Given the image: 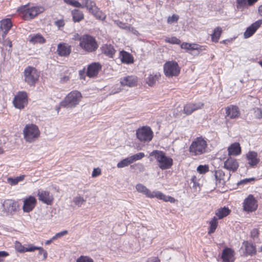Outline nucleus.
Wrapping results in <instances>:
<instances>
[{
    "mask_svg": "<svg viewBox=\"0 0 262 262\" xmlns=\"http://www.w3.org/2000/svg\"><path fill=\"white\" fill-rule=\"evenodd\" d=\"M149 156L154 157L157 160L159 167L162 170L169 169L172 165V159L166 156L162 151L155 150L149 154Z\"/></svg>",
    "mask_w": 262,
    "mask_h": 262,
    "instance_id": "nucleus-1",
    "label": "nucleus"
},
{
    "mask_svg": "<svg viewBox=\"0 0 262 262\" xmlns=\"http://www.w3.org/2000/svg\"><path fill=\"white\" fill-rule=\"evenodd\" d=\"M81 99L82 95L80 92L73 91L60 103V106L66 108H74L79 103Z\"/></svg>",
    "mask_w": 262,
    "mask_h": 262,
    "instance_id": "nucleus-2",
    "label": "nucleus"
},
{
    "mask_svg": "<svg viewBox=\"0 0 262 262\" xmlns=\"http://www.w3.org/2000/svg\"><path fill=\"white\" fill-rule=\"evenodd\" d=\"M207 146V142L202 137H198L191 143L189 150L192 155H201L205 152Z\"/></svg>",
    "mask_w": 262,
    "mask_h": 262,
    "instance_id": "nucleus-3",
    "label": "nucleus"
},
{
    "mask_svg": "<svg viewBox=\"0 0 262 262\" xmlns=\"http://www.w3.org/2000/svg\"><path fill=\"white\" fill-rule=\"evenodd\" d=\"M80 47L89 52L95 51L98 48L95 39L92 36L84 35L79 38Z\"/></svg>",
    "mask_w": 262,
    "mask_h": 262,
    "instance_id": "nucleus-4",
    "label": "nucleus"
},
{
    "mask_svg": "<svg viewBox=\"0 0 262 262\" xmlns=\"http://www.w3.org/2000/svg\"><path fill=\"white\" fill-rule=\"evenodd\" d=\"M24 80L30 86H34L38 80L39 73L32 67H28L24 72Z\"/></svg>",
    "mask_w": 262,
    "mask_h": 262,
    "instance_id": "nucleus-5",
    "label": "nucleus"
},
{
    "mask_svg": "<svg viewBox=\"0 0 262 262\" xmlns=\"http://www.w3.org/2000/svg\"><path fill=\"white\" fill-rule=\"evenodd\" d=\"M23 133L25 139L28 142L34 141L40 135L38 126L33 124L26 125Z\"/></svg>",
    "mask_w": 262,
    "mask_h": 262,
    "instance_id": "nucleus-6",
    "label": "nucleus"
},
{
    "mask_svg": "<svg viewBox=\"0 0 262 262\" xmlns=\"http://www.w3.org/2000/svg\"><path fill=\"white\" fill-rule=\"evenodd\" d=\"M22 12V17L24 19L29 20L34 18L38 14L43 12L45 9L41 6L32 7L27 8L24 6L19 10Z\"/></svg>",
    "mask_w": 262,
    "mask_h": 262,
    "instance_id": "nucleus-7",
    "label": "nucleus"
},
{
    "mask_svg": "<svg viewBox=\"0 0 262 262\" xmlns=\"http://www.w3.org/2000/svg\"><path fill=\"white\" fill-rule=\"evenodd\" d=\"M152 231L145 227H142L138 232L139 241L142 247H148L152 243L153 237Z\"/></svg>",
    "mask_w": 262,
    "mask_h": 262,
    "instance_id": "nucleus-8",
    "label": "nucleus"
},
{
    "mask_svg": "<svg viewBox=\"0 0 262 262\" xmlns=\"http://www.w3.org/2000/svg\"><path fill=\"white\" fill-rule=\"evenodd\" d=\"M84 8H86L96 18L103 20L105 16L100 11L95 2L92 0H83Z\"/></svg>",
    "mask_w": 262,
    "mask_h": 262,
    "instance_id": "nucleus-9",
    "label": "nucleus"
},
{
    "mask_svg": "<svg viewBox=\"0 0 262 262\" xmlns=\"http://www.w3.org/2000/svg\"><path fill=\"white\" fill-rule=\"evenodd\" d=\"M137 138L141 142H149L153 137V132L148 126H143L136 131Z\"/></svg>",
    "mask_w": 262,
    "mask_h": 262,
    "instance_id": "nucleus-10",
    "label": "nucleus"
},
{
    "mask_svg": "<svg viewBox=\"0 0 262 262\" xmlns=\"http://www.w3.org/2000/svg\"><path fill=\"white\" fill-rule=\"evenodd\" d=\"M164 72L166 76H176L179 74L180 69L177 62L167 61L164 65Z\"/></svg>",
    "mask_w": 262,
    "mask_h": 262,
    "instance_id": "nucleus-11",
    "label": "nucleus"
},
{
    "mask_svg": "<svg viewBox=\"0 0 262 262\" xmlns=\"http://www.w3.org/2000/svg\"><path fill=\"white\" fill-rule=\"evenodd\" d=\"M18 205L12 200H6L1 205L0 212L3 215L12 214L16 211Z\"/></svg>",
    "mask_w": 262,
    "mask_h": 262,
    "instance_id": "nucleus-12",
    "label": "nucleus"
},
{
    "mask_svg": "<svg viewBox=\"0 0 262 262\" xmlns=\"http://www.w3.org/2000/svg\"><path fill=\"white\" fill-rule=\"evenodd\" d=\"M13 103L14 106L19 110L23 109L28 104V95L25 91L19 92L15 96Z\"/></svg>",
    "mask_w": 262,
    "mask_h": 262,
    "instance_id": "nucleus-13",
    "label": "nucleus"
},
{
    "mask_svg": "<svg viewBox=\"0 0 262 262\" xmlns=\"http://www.w3.org/2000/svg\"><path fill=\"white\" fill-rule=\"evenodd\" d=\"M244 209L246 211L252 212L255 210L257 207L256 201L252 195H249L244 202Z\"/></svg>",
    "mask_w": 262,
    "mask_h": 262,
    "instance_id": "nucleus-14",
    "label": "nucleus"
},
{
    "mask_svg": "<svg viewBox=\"0 0 262 262\" xmlns=\"http://www.w3.org/2000/svg\"><path fill=\"white\" fill-rule=\"evenodd\" d=\"M36 203L37 201L33 196H30L25 199L23 206V211L25 212H30L34 208Z\"/></svg>",
    "mask_w": 262,
    "mask_h": 262,
    "instance_id": "nucleus-15",
    "label": "nucleus"
},
{
    "mask_svg": "<svg viewBox=\"0 0 262 262\" xmlns=\"http://www.w3.org/2000/svg\"><path fill=\"white\" fill-rule=\"evenodd\" d=\"M120 82L122 86L133 87L137 85L138 79L135 76H127L120 78Z\"/></svg>",
    "mask_w": 262,
    "mask_h": 262,
    "instance_id": "nucleus-16",
    "label": "nucleus"
},
{
    "mask_svg": "<svg viewBox=\"0 0 262 262\" xmlns=\"http://www.w3.org/2000/svg\"><path fill=\"white\" fill-rule=\"evenodd\" d=\"M204 106V103L201 102H198L194 103H187L184 106V112L185 114L189 115L194 111L201 109Z\"/></svg>",
    "mask_w": 262,
    "mask_h": 262,
    "instance_id": "nucleus-17",
    "label": "nucleus"
},
{
    "mask_svg": "<svg viewBox=\"0 0 262 262\" xmlns=\"http://www.w3.org/2000/svg\"><path fill=\"white\" fill-rule=\"evenodd\" d=\"M262 24V20L259 19L254 23H253L250 26L248 27L245 32L244 35L245 38H248L251 37L258 29V28Z\"/></svg>",
    "mask_w": 262,
    "mask_h": 262,
    "instance_id": "nucleus-18",
    "label": "nucleus"
},
{
    "mask_svg": "<svg viewBox=\"0 0 262 262\" xmlns=\"http://www.w3.org/2000/svg\"><path fill=\"white\" fill-rule=\"evenodd\" d=\"M101 69V66L99 63H92L88 67L86 75L89 77H94L98 74Z\"/></svg>",
    "mask_w": 262,
    "mask_h": 262,
    "instance_id": "nucleus-19",
    "label": "nucleus"
},
{
    "mask_svg": "<svg viewBox=\"0 0 262 262\" xmlns=\"http://www.w3.org/2000/svg\"><path fill=\"white\" fill-rule=\"evenodd\" d=\"M239 165L237 161L232 158H228L224 162V167L229 171L235 172Z\"/></svg>",
    "mask_w": 262,
    "mask_h": 262,
    "instance_id": "nucleus-20",
    "label": "nucleus"
},
{
    "mask_svg": "<svg viewBox=\"0 0 262 262\" xmlns=\"http://www.w3.org/2000/svg\"><path fill=\"white\" fill-rule=\"evenodd\" d=\"M38 195L39 200L47 205H50L53 200L52 195L47 191H39Z\"/></svg>",
    "mask_w": 262,
    "mask_h": 262,
    "instance_id": "nucleus-21",
    "label": "nucleus"
},
{
    "mask_svg": "<svg viewBox=\"0 0 262 262\" xmlns=\"http://www.w3.org/2000/svg\"><path fill=\"white\" fill-rule=\"evenodd\" d=\"M234 251L231 248H225L222 254L223 261L224 262H232L234 259Z\"/></svg>",
    "mask_w": 262,
    "mask_h": 262,
    "instance_id": "nucleus-22",
    "label": "nucleus"
},
{
    "mask_svg": "<svg viewBox=\"0 0 262 262\" xmlns=\"http://www.w3.org/2000/svg\"><path fill=\"white\" fill-rule=\"evenodd\" d=\"M226 116L230 119H234L237 118L240 112L238 107L234 105H230L226 108Z\"/></svg>",
    "mask_w": 262,
    "mask_h": 262,
    "instance_id": "nucleus-23",
    "label": "nucleus"
},
{
    "mask_svg": "<svg viewBox=\"0 0 262 262\" xmlns=\"http://www.w3.org/2000/svg\"><path fill=\"white\" fill-rule=\"evenodd\" d=\"M12 26V22L10 19L7 18L0 21V30L3 32L2 34L3 37L7 35Z\"/></svg>",
    "mask_w": 262,
    "mask_h": 262,
    "instance_id": "nucleus-24",
    "label": "nucleus"
},
{
    "mask_svg": "<svg viewBox=\"0 0 262 262\" xmlns=\"http://www.w3.org/2000/svg\"><path fill=\"white\" fill-rule=\"evenodd\" d=\"M136 189L138 192L143 193L147 198H154L155 191L151 192L149 189H148L142 184H137L136 185Z\"/></svg>",
    "mask_w": 262,
    "mask_h": 262,
    "instance_id": "nucleus-25",
    "label": "nucleus"
},
{
    "mask_svg": "<svg viewBox=\"0 0 262 262\" xmlns=\"http://www.w3.org/2000/svg\"><path fill=\"white\" fill-rule=\"evenodd\" d=\"M102 53L110 58H113L116 52L114 46L111 45L105 44L101 48Z\"/></svg>",
    "mask_w": 262,
    "mask_h": 262,
    "instance_id": "nucleus-26",
    "label": "nucleus"
},
{
    "mask_svg": "<svg viewBox=\"0 0 262 262\" xmlns=\"http://www.w3.org/2000/svg\"><path fill=\"white\" fill-rule=\"evenodd\" d=\"M247 158L248 160V164L251 167L256 166L259 162L257 158V154L255 151H250L247 154Z\"/></svg>",
    "mask_w": 262,
    "mask_h": 262,
    "instance_id": "nucleus-27",
    "label": "nucleus"
},
{
    "mask_svg": "<svg viewBox=\"0 0 262 262\" xmlns=\"http://www.w3.org/2000/svg\"><path fill=\"white\" fill-rule=\"evenodd\" d=\"M57 52L60 56H68L71 53L70 47L60 43L58 45Z\"/></svg>",
    "mask_w": 262,
    "mask_h": 262,
    "instance_id": "nucleus-28",
    "label": "nucleus"
},
{
    "mask_svg": "<svg viewBox=\"0 0 262 262\" xmlns=\"http://www.w3.org/2000/svg\"><path fill=\"white\" fill-rule=\"evenodd\" d=\"M243 246L244 247L247 254L253 255L256 254L255 247L252 243L248 241H244Z\"/></svg>",
    "mask_w": 262,
    "mask_h": 262,
    "instance_id": "nucleus-29",
    "label": "nucleus"
},
{
    "mask_svg": "<svg viewBox=\"0 0 262 262\" xmlns=\"http://www.w3.org/2000/svg\"><path fill=\"white\" fill-rule=\"evenodd\" d=\"M120 57L122 63L130 64L134 62L133 56L124 51L120 52Z\"/></svg>",
    "mask_w": 262,
    "mask_h": 262,
    "instance_id": "nucleus-30",
    "label": "nucleus"
},
{
    "mask_svg": "<svg viewBox=\"0 0 262 262\" xmlns=\"http://www.w3.org/2000/svg\"><path fill=\"white\" fill-rule=\"evenodd\" d=\"M229 155L237 156L241 153V148L238 143L231 144L228 148Z\"/></svg>",
    "mask_w": 262,
    "mask_h": 262,
    "instance_id": "nucleus-31",
    "label": "nucleus"
},
{
    "mask_svg": "<svg viewBox=\"0 0 262 262\" xmlns=\"http://www.w3.org/2000/svg\"><path fill=\"white\" fill-rule=\"evenodd\" d=\"M154 198H157L165 202H170V203H174L175 202V199L173 198L166 195L159 191H155Z\"/></svg>",
    "mask_w": 262,
    "mask_h": 262,
    "instance_id": "nucleus-32",
    "label": "nucleus"
},
{
    "mask_svg": "<svg viewBox=\"0 0 262 262\" xmlns=\"http://www.w3.org/2000/svg\"><path fill=\"white\" fill-rule=\"evenodd\" d=\"M161 75L159 73H152L150 74L146 78V83L150 86L154 85L156 82L159 79Z\"/></svg>",
    "mask_w": 262,
    "mask_h": 262,
    "instance_id": "nucleus-33",
    "label": "nucleus"
},
{
    "mask_svg": "<svg viewBox=\"0 0 262 262\" xmlns=\"http://www.w3.org/2000/svg\"><path fill=\"white\" fill-rule=\"evenodd\" d=\"M230 212V210L228 207H224L217 209L215 211V215L218 219H222L229 215Z\"/></svg>",
    "mask_w": 262,
    "mask_h": 262,
    "instance_id": "nucleus-34",
    "label": "nucleus"
},
{
    "mask_svg": "<svg viewBox=\"0 0 262 262\" xmlns=\"http://www.w3.org/2000/svg\"><path fill=\"white\" fill-rule=\"evenodd\" d=\"M73 20L74 22H80L84 19L83 12L78 9H74L72 11Z\"/></svg>",
    "mask_w": 262,
    "mask_h": 262,
    "instance_id": "nucleus-35",
    "label": "nucleus"
},
{
    "mask_svg": "<svg viewBox=\"0 0 262 262\" xmlns=\"http://www.w3.org/2000/svg\"><path fill=\"white\" fill-rule=\"evenodd\" d=\"M222 33V30L220 27L215 28L213 33L211 35L212 41L215 42H218Z\"/></svg>",
    "mask_w": 262,
    "mask_h": 262,
    "instance_id": "nucleus-36",
    "label": "nucleus"
},
{
    "mask_svg": "<svg viewBox=\"0 0 262 262\" xmlns=\"http://www.w3.org/2000/svg\"><path fill=\"white\" fill-rule=\"evenodd\" d=\"M29 41L33 44L36 43H43L45 42L46 40L41 35L37 34L32 36L29 39Z\"/></svg>",
    "mask_w": 262,
    "mask_h": 262,
    "instance_id": "nucleus-37",
    "label": "nucleus"
},
{
    "mask_svg": "<svg viewBox=\"0 0 262 262\" xmlns=\"http://www.w3.org/2000/svg\"><path fill=\"white\" fill-rule=\"evenodd\" d=\"M25 178V175H21L15 178L9 177L7 178V183L11 186L16 185L18 182L23 181Z\"/></svg>",
    "mask_w": 262,
    "mask_h": 262,
    "instance_id": "nucleus-38",
    "label": "nucleus"
},
{
    "mask_svg": "<svg viewBox=\"0 0 262 262\" xmlns=\"http://www.w3.org/2000/svg\"><path fill=\"white\" fill-rule=\"evenodd\" d=\"M210 228L208 231L209 234H211L214 232L215 229L217 228L218 225L217 219L214 216L213 218L210 222Z\"/></svg>",
    "mask_w": 262,
    "mask_h": 262,
    "instance_id": "nucleus-39",
    "label": "nucleus"
},
{
    "mask_svg": "<svg viewBox=\"0 0 262 262\" xmlns=\"http://www.w3.org/2000/svg\"><path fill=\"white\" fill-rule=\"evenodd\" d=\"M225 173L222 169H219L215 171L214 177L216 181L221 183V181L224 180Z\"/></svg>",
    "mask_w": 262,
    "mask_h": 262,
    "instance_id": "nucleus-40",
    "label": "nucleus"
},
{
    "mask_svg": "<svg viewBox=\"0 0 262 262\" xmlns=\"http://www.w3.org/2000/svg\"><path fill=\"white\" fill-rule=\"evenodd\" d=\"M132 163L129 157L118 162L117 165V166L119 168H121L127 166L128 165Z\"/></svg>",
    "mask_w": 262,
    "mask_h": 262,
    "instance_id": "nucleus-41",
    "label": "nucleus"
},
{
    "mask_svg": "<svg viewBox=\"0 0 262 262\" xmlns=\"http://www.w3.org/2000/svg\"><path fill=\"white\" fill-rule=\"evenodd\" d=\"M165 41L173 45H179L181 43V40L176 37H166L164 39Z\"/></svg>",
    "mask_w": 262,
    "mask_h": 262,
    "instance_id": "nucleus-42",
    "label": "nucleus"
},
{
    "mask_svg": "<svg viewBox=\"0 0 262 262\" xmlns=\"http://www.w3.org/2000/svg\"><path fill=\"white\" fill-rule=\"evenodd\" d=\"M145 156V155L143 152H139L138 154H135L133 156H131L129 157V158L130 159V161L132 163L142 159L143 158H144Z\"/></svg>",
    "mask_w": 262,
    "mask_h": 262,
    "instance_id": "nucleus-43",
    "label": "nucleus"
},
{
    "mask_svg": "<svg viewBox=\"0 0 262 262\" xmlns=\"http://www.w3.org/2000/svg\"><path fill=\"white\" fill-rule=\"evenodd\" d=\"M85 202V200L81 196H76L73 199V202L78 207H80Z\"/></svg>",
    "mask_w": 262,
    "mask_h": 262,
    "instance_id": "nucleus-44",
    "label": "nucleus"
},
{
    "mask_svg": "<svg viewBox=\"0 0 262 262\" xmlns=\"http://www.w3.org/2000/svg\"><path fill=\"white\" fill-rule=\"evenodd\" d=\"M197 171L201 174H204L209 171V168L207 165H200L197 167Z\"/></svg>",
    "mask_w": 262,
    "mask_h": 262,
    "instance_id": "nucleus-45",
    "label": "nucleus"
},
{
    "mask_svg": "<svg viewBox=\"0 0 262 262\" xmlns=\"http://www.w3.org/2000/svg\"><path fill=\"white\" fill-rule=\"evenodd\" d=\"M15 248L16 251L20 253L25 252V247L23 246L19 242H16L15 243Z\"/></svg>",
    "mask_w": 262,
    "mask_h": 262,
    "instance_id": "nucleus-46",
    "label": "nucleus"
},
{
    "mask_svg": "<svg viewBox=\"0 0 262 262\" xmlns=\"http://www.w3.org/2000/svg\"><path fill=\"white\" fill-rule=\"evenodd\" d=\"M253 115L256 118H261L262 117V111L260 108L256 107L253 108Z\"/></svg>",
    "mask_w": 262,
    "mask_h": 262,
    "instance_id": "nucleus-47",
    "label": "nucleus"
},
{
    "mask_svg": "<svg viewBox=\"0 0 262 262\" xmlns=\"http://www.w3.org/2000/svg\"><path fill=\"white\" fill-rule=\"evenodd\" d=\"M76 262H94V261L88 256H81L77 259Z\"/></svg>",
    "mask_w": 262,
    "mask_h": 262,
    "instance_id": "nucleus-48",
    "label": "nucleus"
},
{
    "mask_svg": "<svg viewBox=\"0 0 262 262\" xmlns=\"http://www.w3.org/2000/svg\"><path fill=\"white\" fill-rule=\"evenodd\" d=\"M179 19V16L176 14H173L171 16L168 17L167 22L169 24H173L176 23Z\"/></svg>",
    "mask_w": 262,
    "mask_h": 262,
    "instance_id": "nucleus-49",
    "label": "nucleus"
},
{
    "mask_svg": "<svg viewBox=\"0 0 262 262\" xmlns=\"http://www.w3.org/2000/svg\"><path fill=\"white\" fill-rule=\"evenodd\" d=\"M68 234V231L67 230H63L62 231H61L60 232H58L56 233L54 236L52 237V239H56L57 238H60L66 234Z\"/></svg>",
    "mask_w": 262,
    "mask_h": 262,
    "instance_id": "nucleus-50",
    "label": "nucleus"
},
{
    "mask_svg": "<svg viewBox=\"0 0 262 262\" xmlns=\"http://www.w3.org/2000/svg\"><path fill=\"white\" fill-rule=\"evenodd\" d=\"M255 180V178H246L241 180L239 182L237 183L238 185H243L250 183L251 181H254Z\"/></svg>",
    "mask_w": 262,
    "mask_h": 262,
    "instance_id": "nucleus-51",
    "label": "nucleus"
},
{
    "mask_svg": "<svg viewBox=\"0 0 262 262\" xmlns=\"http://www.w3.org/2000/svg\"><path fill=\"white\" fill-rule=\"evenodd\" d=\"M70 74L69 75H61L60 82L61 83H66L70 80Z\"/></svg>",
    "mask_w": 262,
    "mask_h": 262,
    "instance_id": "nucleus-52",
    "label": "nucleus"
},
{
    "mask_svg": "<svg viewBox=\"0 0 262 262\" xmlns=\"http://www.w3.org/2000/svg\"><path fill=\"white\" fill-rule=\"evenodd\" d=\"M70 5L77 8H84L83 4L80 3L77 1L73 0Z\"/></svg>",
    "mask_w": 262,
    "mask_h": 262,
    "instance_id": "nucleus-53",
    "label": "nucleus"
},
{
    "mask_svg": "<svg viewBox=\"0 0 262 262\" xmlns=\"http://www.w3.org/2000/svg\"><path fill=\"white\" fill-rule=\"evenodd\" d=\"M38 254L43 255V259H46L47 257L48 253L46 251H45L43 248L38 247Z\"/></svg>",
    "mask_w": 262,
    "mask_h": 262,
    "instance_id": "nucleus-54",
    "label": "nucleus"
},
{
    "mask_svg": "<svg viewBox=\"0 0 262 262\" xmlns=\"http://www.w3.org/2000/svg\"><path fill=\"white\" fill-rule=\"evenodd\" d=\"M237 7L246 6L248 4V0H236Z\"/></svg>",
    "mask_w": 262,
    "mask_h": 262,
    "instance_id": "nucleus-55",
    "label": "nucleus"
},
{
    "mask_svg": "<svg viewBox=\"0 0 262 262\" xmlns=\"http://www.w3.org/2000/svg\"><path fill=\"white\" fill-rule=\"evenodd\" d=\"M38 249V247L29 245L28 247L25 248V252H32Z\"/></svg>",
    "mask_w": 262,
    "mask_h": 262,
    "instance_id": "nucleus-56",
    "label": "nucleus"
},
{
    "mask_svg": "<svg viewBox=\"0 0 262 262\" xmlns=\"http://www.w3.org/2000/svg\"><path fill=\"white\" fill-rule=\"evenodd\" d=\"M259 234L258 230L257 229L254 228L251 232V236L253 239L258 237Z\"/></svg>",
    "mask_w": 262,
    "mask_h": 262,
    "instance_id": "nucleus-57",
    "label": "nucleus"
},
{
    "mask_svg": "<svg viewBox=\"0 0 262 262\" xmlns=\"http://www.w3.org/2000/svg\"><path fill=\"white\" fill-rule=\"evenodd\" d=\"M191 43L187 42H183L181 44V47L182 49L186 50H191Z\"/></svg>",
    "mask_w": 262,
    "mask_h": 262,
    "instance_id": "nucleus-58",
    "label": "nucleus"
},
{
    "mask_svg": "<svg viewBox=\"0 0 262 262\" xmlns=\"http://www.w3.org/2000/svg\"><path fill=\"white\" fill-rule=\"evenodd\" d=\"M4 45L5 46H8L9 47V49L7 50L9 52L11 51V48L12 46V42L10 40H5L4 42Z\"/></svg>",
    "mask_w": 262,
    "mask_h": 262,
    "instance_id": "nucleus-59",
    "label": "nucleus"
},
{
    "mask_svg": "<svg viewBox=\"0 0 262 262\" xmlns=\"http://www.w3.org/2000/svg\"><path fill=\"white\" fill-rule=\"evenodd\" d=\"M117 25L121 28L127 30V27H128V26L126 24L122 23L121 21H118L117 22Z\"/></svg>",
    "mask_w": 262,
    "mask_h": 262,
    "instance_id": "nucleus-60",
    "label": "nucleus"
},
{
    "mask_svg": "<svg viewBox=\"0 0 262 262\" xmlns=\"http://www.w3.org/2000/svg\"><path fill=\"white\" fill-rule=\"evenodd\" d=\"M129 32H132L133 34L135 35H137L138 34V31L135 29L134 27H131L130 26H128V27H127V30Z\"/></svg>",
    "mask_w": 262,
    "mask_h": 262,
    "instance_id": "nucleus-61",
    "label": "nucleus"
},
{
    "mask_svg": "<svg viewBox=\"0 0 262 262\" xmlns=\"http://www.w3.org/2000/svg\"><path fill=\"white\" fill-rule=\"evenodd\" d=\"M201 46L198 44L191 43V50H201Z\"/></svg>",
    "mask_w": 262,
    "mask_h": 262,
    "instance_id": "nucleus-62",
    "label": "nucleus"
},
{
    "mask_svg": "<svg viewBox=\"0 0 262 262\" xmlns=\"http://www.w3.org/2000/svg\"><path fill=\"white\" fill-rule=\"evenodd\" d=\"M55 25L59 28H61L63 27L64 24V21L62 20H58L55 22Z\"/></svg>",
    "mask_w": 262,
    "mask_h": 262,
    "instance_id": "nucleus-63",
    "label": "nucleus"
},
{
    "mask_svg": "<svg viewBox=\"0 0 262 262\" xmlns=\"http://www.w3.org/2000/svg\"><path fill=\"white\" fill-rule=\"evenodd\" d=\"M147 262H160V260L157 257H152L149 258Z\"/></svg>",
    "mask_w": 262,
    "mask_h": 262,
    "instance_id": "nucleus-64",
    "label": "nucleus"
}]
</instances>
